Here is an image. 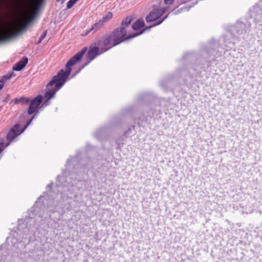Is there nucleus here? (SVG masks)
Listing matches in <instances>:
<instances>
[{"label": "nucleus", "instance_id": "obj_36", "mask_svg": "<svg viewBox=\"0 0 262 262\" xmlns=\"http://www.w3.org/2000/svg\"><path fill=\"white\" fill-rule=\"evenodd\" d=\"M39 111L40 110H37L33 114V115L32 116V117L31 118L32 119V120H34V119L36 118V117L38 115V114H39Z\"/></svg>", "mask_w": 262, "mask_h": 262}, {"label": "nucleus", "instance_id": "obj_33", "mask_svg": "<svg viewBox=\"0 0 262 262\" xmlns=\"http://www.w3.org/2000/svg\"><path fill=\"white\" fill-rule=\"evenodd\" d=\"M99 28L98 27H94V25L89 29L86 31L85 35H88L89 33L93 31V33L95 32Z\"/></svg>", "mask_w": 262, "mask_h": 262}, {"label": "nucleus", "instance_id": "obj_4", "mask_svg": "<svg viewBox=\"0 0 262 262\" xmlns=\"http://www.w3.org/2000/svg\"><path fill=\"white\" fill-rule=\"evenodd\" d=\"M137 104L143 105L142 107V115L134 117L135 122H138L139 126H142L144 123H148L152 118L159 117L161 114V109L168 110L170 102L164 98H158L151 92H144L140 94L137 97Z\"/></svg>", "mask_w": 262, "mask_h": 262}, {"label": "nucleus", "instance_id": "obj_9", "mask_svg": "<svg viewBox=\"0 0 262 262\" xmlns=\"http://www.w3.org/2000/svg\"><path fill=\"white\" fill-rule=\"evenodd\" d=\"M142 115V112L138 111V107L137 104L130 105L124 108L121 112L120 117H114V118H118L121 122L120 124L116 126V128L120 127L124 129L123 136L124 138H128L132 134L133 131L135 129V126L134 124H129L127 122L128 118H131L135 123L138 124V122H135L133 119L134 117L140 116ZM139 126V125H138Z\"/></svg>", "mask_w": 262, "mask_h": 262}, {"label": "nucleus", "instance_id": "obj_7", "mask_svg": "<svg viewBox=\"0 0 262 262\" xmlns=\"http://www.w3.org/2000/svg\"><path fill=\"white\" fill-rule=\"evenodd\" d=\"M133 38L134 33L127 34L126 29L117 27L109 34L97 37L90 45L98 56Z\"/></svg>", "mask_w": 262, "mask_h": 262}, {"label": "nucleus", "instance_id": "obj_14", "mask_svg": "<svg viewBox=\"0 0 262 262\" xmlns=\"http://www.w3.org/2000/svg\"><path fill=\"white\" fill-rule=\"evenodd\" d=\"M162 15L160 13L158 8L157 6L154 5L152 6V10L146 16L145 20L147 23L155 22L158 20L161 19Z\"/></svg>", "mask_w": 262, "mask_h": 262}, {"label": "nucleus", "instance_id": "obj_44", "mask_svg": "<svg viewBox=\"0 0 262 262\" xmlns=\"http://www.w3.org/2000/svg\"><path fill=\"white\" fill-rule=\"evenodd\" d=\"M1 108V106H0V108Z\"/></svg>", "mask_w": 262, "mask_h": 262}, {"label": "nucleus", "instance_id": "obj_17", "mask_svg": "<svg viewBox=\"0 0 262 262\" xmlns=\"http://www.w3.org/2000/svg\"><path fill=\"white\" fill-rule=\"evenodd\" d=\"M113 13L111 12H108L107 14L103 16L102 18L98 22L94 24V27H98L99 29L102 27L104 24L107 22L113 17Z\"/></svg>", "mask_w": 262, "mask_h": 262}, {"label": "nucleus", "instance_id": "obj_23", "mask_svg": "<svg viewBox=\"0 0 262 262\" xmlns=\"http://www.w3.org/2000/svg\"><path fill=\"white\" fill-rule=\"evenodd\" d=\"M15 74L13 72H9L7 74L3 75L0 80V83H5L6 81L9 80L12 77L15 76Z\"/></svg>", "mask_w": 262, "mask_h": 262}, {"label": "nucleus", "instance_id": "obj_20", "mask_svg": "<svg viewBox=\"0 0 262 262\" xmlns=\"http://www.w3.org/2000/svg\"><path fill=\"white\" fill-rule=\"evenodd\" d=\"M133 20V17L132 16H126L125 18L122 19L121 23V26L119 27H122L124 29H126V28H127L130 25Z\"/></svg>", "mask_w": 262, "mask_h": 262}, {"label": "nucleus", "instance_id": "obj_32", "mask_svg": "<svg viewBox=\"0 0 262 262\" xmlns=\"http://www.w3.org/2000/svg\"><path fill=\"white\" fill-rule=\"evenodd\" d=\"M190 8H189V6L188 7H184L183 8H181L180 9H178L176 11L174 12V14L177 15L180 13H181L184 9L186 10L187 11H189Z\"/></svg>", "mask_w": 262, "mask_h": 262}, {"label": "nucleus", "instance_id": "obj_10", "mask_svg": "<svg viewBox=\"0 0 262 262\" xmlns=\"http://www.w3.org/2000/svg\"><path fill=\"white\" fill-rule=\"evenodd\" d=\"M121 122L118 118H112L110 121L98 128L93 134L94 137L98 140L102 141L107 140L111 133L115 129L116 126Z\"/></svg>", "mask_w": 262, "mask_h": 262}, {"label": "nucleus", "instance_id": "obj_5", "mask_svg": "<svg viewBox=\"0 0 262 262\" xmlns=\"http://www.w3.org/2000/svg\"><path fill=\"white\" fill-rule=\"evenodd\" d=\"M137 104L143 105L142 107V115L134 117L135 122H138L139 126H142L144 123H148L152 118L159 117L161 114V109L168 110L170 102L164 98H158L151 92H144L140 94L137 97Z\"/></svg>", "mask_w": 262, "mask_h": 262}, {"label": "nucleus", "instance_id": "obj_24", "mask_svg": "<svg viewBox=\"0 0 262 262\" xmlns=\"http://www.w3.org/2000/svg\"><path fill=\"white\" fill-rule=\"evenodd\" d=\"M29 24H25L19 29L18 31L15 33L14 36H17L21 35L22 33L25 32L29 28Z\"/></svg>", "mask_w": 262, "mask_h": 262}, {"label": "nucleus", "instance_id": "obj_34", "mask_svg": "<svg viewBox=\"0 0 262 262\" xmlns=\"http://www.w3.org/2000/svg\"><path fill=\"white\" fill-rule=\"evenodd\" d=\"M174 0H164V4L165 5H171L173 4Z\"/></svg>", "mask_w": 262, "mask_h": 262}, {"label": "nucleus", "instance_id": "obj_1", "mask_svg": "<svg viewBox=\"0 0 262 262\" xmlns=\"http://www.w3.org/2000/svg\"><path fill=\"white\" fill-rule=\"evenodd\" d=\"M93 146L87 143L85 146L86 153H82L77 150L74 156H71L67 160L65 164L66 169L62 170V175L57 176V186L63 187V190L60 193H58L55 198L57 204L53 206L52 203H54L53 193H50L43 203L40 204V201L43 196L40 197L36 203V206L47 207L49 212H63L66 204V202L69 199L76 197L78 191L80 189L84 191H90L92 185L90 180H85L89 173H92L93 177L96 178L97 174H102L101 169L104 165L103 158L101 156L96 157L90 152Z\"/></svg>", "mask_w": 262, "mask_h": 262}, {"label": "nucleus", "instance_id": "obj_12", "mask_svg": "<svg viewBox=\"0 0 262 262\" xmlns=\"http://www.w3.org/2000/svg\"><path fill=\"white\" fill-rule=\"evenodd\" d=\"M43 99V97L41 94L37 95L32 99H30V102L29 103V106L27 110V114L29 115H32L37 110H41L40 104Z\"/></svg>", "mask_w": 262, "mask_h": 262}, {"label": "nucleus", "instance_id": "obj_42", "mask_svg": "<svg viewBox=\"0 0 262 262\" xmlns=\"http://www.w3.org/2000/svg\"><path fill=\"white\" fill-rule=\"evenodd\" d=\"M46 0H38L39 4L41 5L45 2Z\"/></svg>", "mask_w": 262, "mask_h": 262}, {"label": "nucleus", "instance_id": "obj_8", "mask_svg": "<svg viewBox=\"0 0 262 262\" xmlns=\"http://www.w3.org/2000/svg\"><path fill=\"white\" fill-rule=\"evenodd\" d=\"M252 19L253 23L256 26H261L262 25V0L249 10V18L244 19V21L238 20L233 26L229 31L234 35L235 34L237 38L245 39L248 38L250 32L251 23L250 19ZM257 26L255 27V29Z\"/></svg>", "mask_w": 262, "mask_h": 262}, {"label": "nucleus", "instance_id": "obj_22", "mask_svg": "<svg viewBox=\"0 0 262 262\" xmlns=\"http://www.w3.org/2000/svg\"><path fill=\"white\" fill-rule=\"evenodd\" d=\"M124 136L120 135L114 138V141L117 145L116 149L120 150L124 145Z\"/></svg>", "mask_w": 262, "mask_h": 262}, {"label": "nucleus", "instance_id": "obj_19", "mask_svg": "<svg viewBox=\"0 0 262 262\" xmlns=\"http://www.w3.org/2000/svg\"><path fill=\"white\" fill-rule=\"evenodd\" d=\"M13 101L15 104H20L22 105H27L30 102V98L22 96L19 98H15Z\"/></svg>", "mask_w": 262, "mask_h": 262}, {"label": "nucleus", "instance_id": "obj_15", "mask_svg": "<svg viewBox=\"0 0 262 262\" xmlns=\"http://www.w3.org/2000/svg\"><path fill=\"white\" fill-rule=\"evenodd\" d=\"M28 62V57L27 56H24L20 60L13 65L12 69L15 71H20L26 66Z\"/></svg>", "mask_w": 262, "mask_h": 262}, {"label": "nucleus", "instance_id": "obj_6", "mask_svg": "<svg viewBox=\"0 0 262 262\" xmlns=\"http://www.w3.org/2000/svg\"><path fill=\"white\" fill-rule=\"evenodd\" d=\"M88 47H84L80 51L73 56L66 63V69H61L54 76L47 84V88L54 87L47 90L44 97L52 99L55 97L56 93L68 81L69 76L72 71V67L81 61L84 55L86 53Z\"/></svg>", "mask_w": 262, "mask_h": 262}, {"label": "nucleus", "instance_id": "obj_18", "mask_svg": "<svg viewBox=\"0 0 262 262\" xmlns=\"http://www.w3.org/2000/svg\"><path fill=\"white\" fill-rule=\"evenodd\" d=\"M145 26V23L142 18H139L137 19L132 25V29L136 31L135 32H139L142 30L143 28Z\"/></svg>", "mask_w": 262, "mask_h": 262}, {"label": "nucleus", "instance_id": "obj_16", "mask_svg": "<svg viewBox=\"0 0 262 262\" xmlns=\"http://www.w3.org/2000/svg\"><path fill=\"white\" fill-rule=\"evenodd\" d=\"M6 248V245L3 244L0 247V262H11L13 259H9V252L7 250L4 249Z\"/></svg>", "mask_w": 262, "mask_h": 262}, {"label": "nucleus", "instance_id": "obj_3", "mask_svg": "<svg viewBox=\"0 0 262 262\" xmlns=\"http://www.w3.org/2000/svg\"><path fill=\"white\" fill-rule=\"evenodd\" d=\"M57 178H56V187L58 189V192L55 191H48L43 192V194L40 195L35 202V204L32 207L31 210L29 211V215L26 216V217L23 220H18V226L17 230L13 234V236L11 237V248L15 254L17 255L21 254V250L26 248L31 242L34 241L35 238V232L38 226L35 223V216L40 217L42 221H43L47 226L51 229H56L58 227L57 226V218H52L51 214L54 212H49L47 209V207H41L40 205L39 206H36V203L39 201V199L43 196L42 199L40 201V203H43V201L47 198L49 195H50V193L52 192L53 196L54 198V203H52L54 206L55 204H57L56 201V196L58 193H60L63 191V187L60 186H57ZM53 183L47 185L46 189L47 190L51 189L52 187Z\"/></svg>", "mask_w": 262, "mask_h": 262}, {"label": "nucleus", "instance_id": "obj_41", "mask_svg": "<svg viewBox=\"0 0 262 262\" xmlns=\"http://www.w3.org/2000/svg\"><path fill=\"white\" fill-rule=\"evenodd\" d=\"M5 85L4 83H0V91L3 89Z\"/></svg>", "mask_w": 262, "mask_h": 262}, {"label": "nucleus", "instance_id": "obj_21", "mask_svg": "<svg viewBox=\"0 0 262 262\" xmlns=\"http://www.w3.org/2000/svg\"><path fill=\"white\" fill-rule=\"evenodd\" d=\"M159 25H157V21L154 22L153 24L150 25L148 27H143L142 30H140L139 32H134V36L135 37H136L140 35L143 34L145 32L149 31L151 28L152 27L158 26Z\"/></svg>", "mask_w": 262, "mask_h": 262}, {"label": "nucleus", "instance_id": "obj_27", "mask_svg": "<svg viewBox=\"0 0 262 262\" xmlns=\"http://www.w3.org/2000/svg\"><path fill=\"white\" fill-rule=\"evenodd\" d=\"M158 9L163 16L166 12H167L169 10L170 7L169 6H167L166 7L159 8Z\"/></svg>", "mask_w": 262, "mask_h": 262}, {"label": "nucleus", "instance_id": "obj_40", "mask_svg": "<svg viewBox=\"0 0 262 262\" xmlns=\"http://www.w3.org/2000/svg\"><path fill=\"white\" fill-rule=\"evenodd\" d=\"M12 141H8V142L6 144L5 147L4 148H5V147H7V146H9L10 143L12 142Z\"/></svg>", "mask_w": 262, "mask_h": 262}, {"label": "nucleus", "instance_id": "obj_29", "mask_svg": "<svg viewBox=\"0 0 262 262\" xmlns=\"http://www.w3.org/2000/svg\"><path fill=\"white\" fill-rule=\"evenodd\" d=\"M33 120L32 119H30L29 120H28L26 122V124L21 127L20 129H21L22 132L23 133L25 132V130L28 128V127L31 124Z\"/></svg>", "mask_w": 262, "mask_h": 262}, {"label": "nucleus", "instance_id": "obj_37", "mask_svg": "<svg viewBox=\"0 0 262 262\" xmlns=\"http://www.w3.org/2000/svg\"><path fill=\"white\" fill-rule=\"evenodd\" d=\"M35 16H32L31 17H30V18L29 19V20H28L27 24H29V25H30L31 23H32L34 20L35 19Z\"/></svg>", "mask_w": 262, "mask_h": 262}, {"label": "nucleus", "instance_id": "obj_31", "mask_svg": "<svg viewBox=\"0 0 262 262\" xmlns=\"http://www.w3.org/2000/svg\"><path fill=\"white\" fill-rule=\"evenodd\" d=\"M171 12H169L168 14H167L165 16H164L163 17H161V19L158 20L157 21V25H160L161 24L166 18H168L169 15L170 14Z\"/></svg>", "mask_w": 262, "mask_h": 262}, {"label": "nucleus", "instance_id": "obj_11", "mask_svg": "<svg viewBox=\"0 0 262 262\" xmlns=\"http://www.w3.org/2000/svg\"><path fill=\"white\" fill-rule=\"evenodd\" d=\"M87 53L85 55V58L87 60V61L85 62L82 66H80L78 68L77 70L75 71L73 73L69 76L68 81L71 79H73L75 77V76L78 74L80 71L84 69L86 66H88L92 60H93L97 57L99 56L89 46V50L87 49Z\"/></svg>", "mask_w": 262, "mask_h": 262}, {"label": "nucleus", "instance_id": "obj_28", "mask_svg": "<svg viewBox=\"0 0 262 262\" xmlns=\"http://www.w3.org/2000/svg\"><path fill=\"white\" fill-rule=\"evenodd\" d=\"M47 31H44L42 34L40 35L38 40L36 42V45L40 44L42 40L46 37L47 35Z\"/></svg>", "mask_w": 262, "mask_h": 262}, {"label": "nucleus", "instance_id": "obj_39", "mask_svg": "<svg viewBox=\"0 0 262 262\" xmlns=\"http://www.w3.org/2000/svg\"><path fill=\"white\" fill-rule=\"evenodd\" d=\"M66 0H56V2L63 4Z\"/></svg>", "mask_w": 262, "mask_h": 262}, {"label": "nucleus", "instance_id": "obj_35", "mask_svg": "<svg viewBox=\"0 0 262 262\" xmlns=\"http://www.w3.org/2000/svg\"><path fill=\"white\" fill-rule=\"evenodd\" d=\"M4 140L3 138H0V154L3 151L4 148H3L4 145Z\"/></svg>", "mask_w": 262, "mask_h": 262}, {"label": "nucleus", "instance_id": "obj_25", "mask_svg": "<svg viewBox=\"0 0 262 262\" xmlns=\"http://www.w3.org/2000/svg\"><path fill=\"white\" fill-rule=\"evenodd\" d=\"M50 99L47 98H45V100L42 101V103L40 104L41 110H42L45 107L50 105L51 103Z\"/></svg>", "mask_w": 262, "mask_h": 262}, {"label": "nucleus", "instance_id": "obj_2", "mask_svg": "<svg viewBox=\"0 0 262 262\" xmlns=\"http://www.w3.org/2000/svg\"><path fill=\"white\" fill-rule=\"evenodd\" d=\"M236 40H238L236 35L228 30L219 40L213 38L209 40L202 46L200 54L185 53L181 59L182 61L194 62L190 66L176 69L172 73L161 80L160 86L165 91L176 85H185L189 89L195 85L199 89V84H203L205 81L203 78L204 73L210 67L211 62L215 58L221 56L224 50L234 49Z\"/></svg>", "mask_w": 262, "mask_h": 262}, {"label": "nucleus", "instance_id": "obj_43", "mask_svg": "<svg viewBox=\"0 0 262 262\" xmlns=\"http://www.w3.org/2000/svg\"><path fill=\"white\" fill-rule=\"evenodd\" d=\"M8 240H9V238H7V241H8Z\"/></svg>", "mask_w": 262, "mask_h": 262}, {"label": "nucleus", "instance_id": "obj_26", "mask_svg": "<svg viewBox=\"0 0 262 262\" xmlns=\"http://www.w3.org/2000/svg\"><path fill=\"white\" fill-rule=\"evenodd\" d=\"M78 0H69L67 3V10L72 8L75 4L78 2Z\"/></svg>", "mask_w": 262, "mask_h": 262}, {"label": "nucleus", "instance_id": "obj_30", "mask_svg": "<svg viewBox=\"0 0 262 262\" xmlns=\"http://www.w3.org/2000/svg\"><path fill=\"white\" fill-rule=\"evenodd\" d=\"M12 37L11 36H0V43L9 41Z\"/></svg>", "mask_w": 262, "mask_h": 262}, {"label": "nucleus", "instance_id": "obj_13", "mask_svg": "<svg viewBox=\"0 0 262 262\" xmlns=\"http://www.w3.org/2000/svg\"><path fill=\"white\" fill-rule=\"evenodd\" d=\"M20 124L16 123L9 129L6 135V139L7 141H13L15 138L23 133L20 128Z\"/></svg>", "mask_w": 262, "mask_h": 262}, {"label": "nucleus", "instance_id": "obj_38", "mask_svg": "<svg viewBox=\"0 0 262 262\" xmlns=\"http://www.w3.org/2000/svg\"><path fill=\"white\" fill-rule=\"evenodd\" d=\"M10 95H7L6 97L4 99L3 101H4L5 102H8L9 100L10 99Z\"/></svg>", "mask_w": 262, "mask_h": 262}]
</instances>
